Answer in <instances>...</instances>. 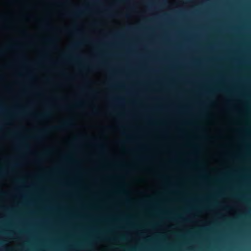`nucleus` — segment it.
Instances as JSON below:
<instances>
[{"instance_id":"8","label":"nucleus","mask_w":251,"mask_h":251,"mask_svg":"<svg viewBox=\"0 0 251 251\" xmlns=\"http://www.w3.org/2000/svg\"><path fill=\"white\" fill-rule=\"evenodd\" d=\"M45 27L46 28H49L50 26L48 25H45Z\"/></svg>"},{"instance_id":"3","label":"nucleus","mask_w":251,"mask_h":251,"mask_svg":"<svg viewBox=\"0 0 251 251\" xmlns=\"http://www.w3.org/2000/svg\"><path fill=\"white\" fill-rule=\"evenodd\" d=\"M49 114L48 113H44L41 114H39L36 116V118L38 119H44L48 116Z\"/></svg>"},{"instance_id":"12","label":"nucleus","mask_w":251,"mask_h":251,"mask_svg":"<svg viewBox=\"0 0 251 251\" xmlns=\"http://www.w3.org/2000/svg\"><path fill=\"white\" fill-rule=\"evenodd\" d=\"M49 41H52V40H51V39H49Z\"/></svg>"},{"instance_id":"4","label":"nucleus","mask_w":251,"mask_h":251,"mask_svg":"<svg viewBox=\"0 0 251 251\" xmlns=\"http://www.w3.org/2000/svg\"><path fill=\"white\" fill-rule=\"evenodd\" d=\"M78 44L77 43H73L72 45V48H75L78 46Z\"/></svg>"},{"instance_id":"6","label":"nucleus","mask_w":251,"mask_h":251,"mask_svg":"<svg viewBox=\"0 0 251 251\" xmlns=\"http://www.w3.org/2000/svg\"><path fill=\"white\" fill-rule=\"evenodd\" d=\"M14 47H14V46H11V45H9V46H8L7 47V48L8 49H10V48H14Z\"/></svg>"},{"instance_id":"2","label":"nucleus","mask_w":251,"mask_h":251,"mask_svg":"<svg viewBox=\"0 0 251 251\" xmlns=\"http://www.w3.org/2000/svg\"><path fill=\"white\" fill-rule=\"evenodd\" d=\"M82 13V11L80 10H76L71 13H68L65 14V15L67 17H76L80 15Z\"/></svg>"},{"instance_id":"5","label":"nucleus","mask_w":251,"mask_h":251,"mask_svg":"<svg viewBox=\"0 0 251 251\" xmlns=\"http://www.w3.org/2000/svg\"><path fill=\"white\" fill-rule=\"evenodd\" d=\"M47 132V130H43L41 131V133H43V134L46 133Z\"/></svg>"},{"instance_id":"7","label":"nucleus","mask_w":251,"mask_h":251,"mask_svg":"<svg viewBox=\"0 0 251 251\" xmlns=\"http://www.w3.org/2000/svg\"><path fill=\"white\" fill-rule=\"evenodd\" d=\"M97 145L100 149H102L103 148V146L101 144H98Z\"/></svg>"},{"instance_id":"9","label":"nucleus","mask_w":251,"mask_h":251,"mask_svg":"<svg viewBox=\"0 0 251 251\" xmlns=\"http://www.w3.org/2000/svg\"><path fill=\"white\" fill-rule=\"evenodd\" d=\"M34 138H36V139H39V138H40V137L38 136H35Z\"/></svg>"},{"instance_id":"11","label":"nucleus","mask_w":251,"mask_h":251,"mask_svg":"<svg viewBox=\"0 0 251 251\" xmlns=\"http://www.w3.org/2000/svg\"><path fill=\"white\" fill-rule=\"evenodd\" d=\"M121 240H124V238H123V237H122V238H121Z\"/></svg>"},{"instance_id":"1","label":"nucleus","mask_w":251,"mask_h":251,"mask_svg":"<svg viewBox=\"0 0 251 251\" xmlns=\"http://www.w3.org/2000/svg\"><path fill=\"white\" fill-rule=\"evenodd\" d=\"M71 125V121L68 120L63 122L60 125L50 127V129L52 130H60L63 128Z\"/></svg>"},{"instance_id":"10","label":"nucleus","mask_w":251,"mask_h":251,"mask_svg":"<svg viewBox=\"0 0 251 251\" xmlns=\"http://www.w3.org/2000/svg\"><path fill=\"white\" fill-rule=\"evenodd\" d=\"M2 53V50H0V54H1Z\"/></svg>"}]
</instances>
